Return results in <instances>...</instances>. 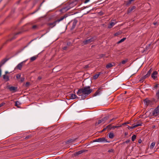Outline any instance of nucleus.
Instances as JSON below:
<instances>
[{
	"label": "nucleus",
	"instance_id": "1",
	"mask_svg": "<svg viewBox=\"0 0 159 159\" xmlns=\"http://www.w3.org/2000/svg\"><path fill=\"white\" fill-rule=\"evenodd\" d=\"M92 91V90L90 89L89 86L84 87L80 89L77 93V94L80 97L81 99H84L86 97L90 94Z\"/></svg>",
	"mask_w": 159,
	"mask_h": 159
},
{
	"label": "nucleus",
	"instance_id": "2",
	"mask_svg": "<svg viewBox=\"0 0 159 159\" xmlns=\"http://www.w3.org/2000/svg\"><path fill=\"white\" fill-rule=\"evenodd\" d=\"M67 17V16L66 15L62 16L60 18L58 19L54 22L48 23V25L50 27L52 28L53 27L55 26L57 23L59 22L60 21L63 20L64 19L66 18Z\"/></svg>",
	"mask_w": 159,
	"mask_h": 159
},
{
	"label": "nucleus",
	"instance_id": "3",
	"mask_svg": "<svg viewBox=\"0 0 159 159\" xmlns=\"http://www.w3.org/2000/svg\"><path fill=\"white\" fill-rule=\"evenodd\" d=\"M96 39V38L94 37L88 38L83 41L82 43L83 45H86L93 42Z\"/></svg>",
	"mask_w": 159,
	"mask_h": 159
},
{
	"label": "nucleus",
	"instance_id": "4",
	"mask_svg": "<svg viewBox=\"0 0 159 159\" xmlns=\"http://www.w3.org/2000/svg\"><path fill=\"white\" fill-rule=\"evenodd\" d=\"M153 116H156L159 115V105L151 113Z\"/></svg>",
	"mask_w": 159,
	"mask_h": 159
},
{
	"label": "nucleus",
	"instance_id": "5",
	"mask_svg": "<svg viewBox=\"0 0 159 159\" xmlns=\"http://www.w3.org/2000/svg\"><path fill=\"white\" fill-rule=\"evenodd\" d=\"M143 102L144 104L146 106H147L148 105H151L152 104V102L148 98L145 99L143 101Z\"/></svg>",
	"mask_w": 159,
	"mask_h": 159
},
{
	"label": "nucleus",
	"instance_id": "6",
	"mask_svg": "<svg viewBox=\"0 0 159 159\" xmlns=\"http://www.w3.org/2000/svg\"><path fill=\"white\" fill-rule=\"evenodd\" d=\"M157 75L158 72L156 71H154L152 74V77L153 79L156 80L157 79Z\"/></svg>",
	"mask_w": 159,
	"mask_h": 159
},
{
	"label": "nucleus",
	"instance_id": "7",
	"mask_svg": "<svg viewBox=\"0 0 159 159\" xmlns=\"http://www.w3.org/2000/svg\"><path fill=\"white\" fill-rule=\"evenodd\" d=\"M116 23V21L114 20H112L111 22H110V24L109 25L108 27L109 28H111Z\"/></svg>",
	"mask_w": 159,
	"mask_h": 159
},
{
	"label": "nucleus",
	"instance_id": "8",
	"mask_svg": "<svg viewBox=\"0 0 159 159\" xmlns=\"http://www.w3.org/2000/svg\"><path fill=\"white\" fill-rule=\"evenodd\" d=\"M25 61H25L19 64L16 67L15 69H17L20 70H21L23 66V63L24 62H25Z\"/></svg>",
	"mask_w": 159,
	"mask_h": 159
},
{
	"label": "nucleus",
	"instance_id": "9",
	"mask_svg": "<svg viewBox=\"0 0 159 159\" xmlns=\"http://www.w3.org/2000/svg\"><path fill=\"white\" fill-rule=\"evenodd\" d=\"M98 142H106L107 141H106V139H105V138L104 137H102L101 138H100L98 139Z\"/></svg>",
	"mask_w": 159,
	"mask_h": 159
},
{
	"label": "nucleus",
	"instance_id": "10",
	"mask_svg": "<svg viewBox=\"0 0 159 159\" xmlns=\"http://www.w3.org/2000/svg\"><path fill=\"white\" fill-rule=\"evenodd\" d=\"M85 151L84 150H81L76 152L74 154L75 156H77L82 154V153L84 152Z\"/></svg>",
	"mask_w": 159,
	"mask_h": 159
},
{
	"label": "nucleus",
	"instance_id": "11",
	"mask_svg": "<svg viewBox=\"0 0 159 159\" xmlns=\"http://www.w3.org/2000/svg\"><path fill=\"white\" fill-rule=\"evenodd\" d=\"M114 65L115 63H109L106 65V67L107 69H109L113 66Z\"/></svg>",
	"mask_w": 159,
	"mask_h": 159
},
{
	"label": "nucleus",
	"instance_id": "12",
	"mask_svg": "<svg viewBox=\"0 0 159 159\" xmlns=\"http://www.w3.org/2000/svg\"><path fill=\"white\" fill-rule=\"evenodd\" d=\"M152 71V69H151L148 71L147 74L146 75H145L144 76V78H147L149 76L151 73Z\"/></svg>",
	"mask_w": 159,
	"mask_h": 159
},
{
	"label": "nucleus",
	"instance_id": "13",
	"mask_svg": "<svg viewBox=\"0 0 159 159\" xmlns=\"http://www.w3.org/2000/svg\"><path fill=\"white\" fill-rule=\"evenodd\" d=\"M102 120L101 119L98 120V122H97L95 124V126H97L99 124H103L104 123L102 121Z\"/></svg>",
	"mask_w": 159,
	"mask_h": 159
},
{
	"label": "nucleus",
	"instance_id": "14",
	"mask_svg": "<svg viewBox=\"0 0 159 159\" xmlns=\"http://www.w3.org/2000/svg\"><path fill=\"white\" fill-rule=\"evenodd\" d=\"M136 7L135 6H133L129 8L128 10V12L130 13L133 10H134L135 8Z\"/></svg>",
	"mask_w": 159,
	"mask_h": 159
},
{
	"label": "nucleus",
	"instance_id": "15",
	"mask_svg": "<svg viewBox=\"0 0 159 159\" xmlns=\"http://www.w3.org/2000/svg\"><path fill=\"white\" fill-rule=\"evenodd\" d=\"M37 57H38L37 56H33V57H31L30 58V61H33L37 59Z\"/></svg>",
	"mask_w": 159,
	"mask_h": 159
},
{
	"label": "nucleus",
	"instance_id": "16",
	"mask_svg": "<svg viewBox=\"0 0 159 159\" xmlns=\"http://www.w3.org/2000/svg\"><path fill=\"white\" fill-rule=\"evenodd\" d=\"M3 78L6 81L9 80V76L8 75H3Z\"/></svg>",
	"mask_w": 159,
	"mask_h": 159
},
{
	"label": "nucleus",
	"instance_id": "17",
	"mask_svg": "<svg viewBox=\"0 0 159 159\" xmlns=\"http://www.w3.org/2000/svg\"><path fill=\"white\" fill-rule=\"evenodd\" d=\"M108 136L110 138L113 139L114 136V135L113 133L110 132Z\"/></svg>",
	"mask_w": 159,
	"mask_h": 159
},
{
	"label": "nucleus",
	"instance_id": "18",
	"mask_svg": "<svg viewBox=\"0 0 159 159\" xmlns=\"http://www.w3.org/2000/svg\"><path fill=\"white\" fill-rule=\"evenodd\" d=\"M9 89L11 91H15L16 90V88L15 87L11 86L9 87Z\"/></svg>",
	"mask_w": 159,
	"mask_h": 159
},
{
	"label": "nucleus",
	"instance_id": "19",
	"mask_svg": "<svg viewBox=\"0 0 159 159\" xmlns=\"http://www.w3.org/2000/svg\"><path fill=\"white\" fill-rule=\"evenodd\" d=\"M111 124H110L107 126H106V127L105 128H104L102 131H100L101 133H102L104 131H105L106 129L107 128H110V127L111 126Z\"/></svg>",
	"mask_w": 159,
	"mask_h": 159
},
{
	"label": "nucleus",
	"instance_id": "20",
	"mask_svg": "<svg viewBox=\"0 0 159 159\" xmlns=\"http://www.w3.org/2000/svg\"><path fill=\"white\" fill-rule=\"evenodd\" d=\"M76 23H77V22L75 21H74L72 23V27H71L72 29H73L75 28V27L76 26Z\"/></svg>",
	"mask_w": 159,
	"mask_h": 159
},
{
	"label": "nucleus",
	"instance_id": "21",
	"mask_svg": "<svg viewBox=\"0 0 159 159\" xmlns=\"http://www.w3.org/2000/svg\"><path fill=\"white\" fill-rule=\"evenodd\" d=\"M75 140L74 139H70V140H68L66 142V144H68V143H72L73 142H74L75 141Z\"/></svg>",
	"mask_w": 159,
	"mask_h": 159
},
{
	"label": "nucleus",
	"instance_id": "22",
	"mask_svg": "<svg viewBox=\"0 0 159 159\" xmlns=\"http://www.w3.org/2000/svg\"><path fill=\"white\" fill-rule=\"evenodd\" d=\"M101 72H99L98 74L95 75L93 77L94 79H96L100 74Z\"/></svg>",
	"mask_w": 159,
	"mask_h": 159
},
{
	"label": "nucleus",
	"instance_id": "23",
	"mask_svg": "<svg viewBox=\"0 0 159 159\" xmlns=\"http://www.w3.org/2000/svg\"><path fill=\"white\" fill-rule=\"evenodd\" d=\"M109 119L108 116H106V117H103V118H102V121L103 122V123H105V122L108 119Z\"/></svg>",
	"mask_w": 159,
	"mask_h": 159
},
{
	"label": "nucleus",
	"instance_id": "24",
	"mask_svg": "<svg viewBox=\"0 0 159 159\" xmlns=\"http://www.w3.org/2000/svg\"><path fill=\"white\" fill-rule=\"evenodd\" d=\"M21 104V103L18 101H16L15 102V106L18 107H19V106Z\"/></svg>",
	"mask_w": 159,
	"mask_h": 159
},
{
	"label": "nucleus",
	"instance_id": "25",
	"mask_svg": "<svg viewBox=\"0 0 159 159\" xmlns=\"http://www.w3.org/2000/svg\"><path fill=\"white\" fill-rule=\"evenodd\" d=\"M77 96L76 95L74 94H71L70 95V98L71 99H74L76 98Z\"/></svg>",
	"mask_w": 159,
	"mask_h": 159
},
{
	"label": "nucleus",
	"instance_id": "26",
	"mask_svg": "<svg viewBox=\"0 0 159 159\" xmlns=\"http://www.w3.org/2000/svg\"><path fill=\"white\" fill-rule=\"evenodd\" d=\"M155 145V143L152 142L150 145V149H152L153 148Z\"/></svg>",
	"mask_w": 159,
	"mask_h": 159
},
{
	"label": "nucleus",
	"instance_id": "27",
	"mask_svg": "<svg viewBox=\"0 0 159 159\" xmlns=\"http://www.w3.org/2000/svg\"><path fill=\"white\" fill-rule=\"evenodd\" d=\"M134 128H135L136 127L140 126L142 125V123H137V124L135 125H134Z\"/></svg>",
	"mask_w": 159,
	"mask_h": 159
},
{
	"label": "nucleus",
	"instance_id": "28",
	"mask_svg": "<svg viewBox=\"0 0 159 159\" xmlns=\"http://www.w3.org/2000/svg\"><path fill=\"white\" fill-rule=\"evenodd\" d=\"M125 39H126L125 38H123L121 39L119 41H118L117 42V43H122V42H123V41H124L125 40Z\"/></svg>",
	"mask_w": 159,
	"mask_h": 159
},
{
	"label": "nucleus",
	"instance_id": "29",
	"mask_svg": "<svg viewBox=\"0 0 159 159\" xmlns=\"http://www.w3.org/2000/svg\"><path fill=\"white\" fill-rule=\"evenodd\" d=\"M127 61H128V60H127V59L125 60H123V61H122L121 63H120L119 64V65H120L121 63H122V64H124L126 62H127Z\"/></svg>",
	"mask_w": 159,
	"mask_h": 159
},
{
	"label": "nucleus",
	"instance_id": "30",
	"mask_svg": "<svg viewBox=\"0 0 159 159\" xmlns=\"http://www.w3.org/2000/svg\"><path fill=\"white\" fill-rule=\"evenodd\" d=\"M99 90H98L95 93L93 94V96H96L97 95H98V94H99Z\"/></svg>",
	"mask_w": 159,
	"mask_h": 159
},
{
	"label": "nucleus",
	"instance_id": "31",
	"mask_svg": "<svg viewBox=\"0 0 159 159\" xmlns=\"http://www.w3.org/2000/svg\"><path fill=\"white\" fill-rule=\"evenodd\" d=\"M136 135H134L133 136H132V137H131L132 140L133 141H134V140L136 138Z\"/></svg>",
	"mask_w": 159,
	"mask_h": 159
},
{
	"label": "nucleus",
	"instance_id": "32",
	"mask_svg": "<svg viewBox=\"0 0 159 159\" xmlns=\"http://www.w3.org/2000/svg\"><path fill=\"white\" fill-rule=\"evenodd\" d=\"M134 128H135L134 127V125H133L132 126H128V128L129 129H134Z\"/></svg>",
	"mask_w": 159,
	"mask_h": 159
},
{
	"label": "nucleus",
	"instance_id": "33",
	"mask_svg": "<svg viewBox=\"0 0 159 159\" xmlns=\"http://www.w3.org/2000/svg\"><path fill=\"white\" fill-rule=\"evenodd\" d=\"M20 32H18V33H16V34H15V36L12 38V39H14L15 38H16V36L17 34H20Z\"/></svg>",
	"mask_w": 159,
	"mask_h": 159
},
{
	"label": "nucleus",
	"instance_id": "34",
	"mask_svg": "<svg viewBox=\"0 0 159 159\" xmlns=\"http://www.w3.org/2000/svg\"><path fill=\"white\" fill-rule=\"evenodd\" d=\"M146 78H144V76L143 77L141 78L140 79V80H139V81L141 82H143L144 80V79H146Z\"/></svg>",
	"mask_w": 159,
	"mask_h": 159
},
{
	"label": "nucleus",
	"instance_id": "35",
	"mask_svg": "<svg viewBox=\"0 0 159 159\" xmlns=\"http://www.w3.org/2000/svg\"><path fill=\"white\" fill-rule=\"evenodd\" d=\"M108 152H114V149H111L110 150H109Z\"/></svg>",
	"mask_w": 159,
	"mask_h": 159
},
{
	"label": "nucleus",
	"instance_id": "36",
	"mask_svg": "<svg viewBox=\"0 0 159 159\" xmlns=\"http://www.w3.org/2000/svg\"><path fill=\"white\" fill-rule=\"evenodd\" d=\"M121 126V125H120V126H112L111 128H113V129H115L116 128H118L119 127H120Z\"/></svg>",
	"mask_w": 159,
	"mask_h": 159
},
{
	"label": "nucleus",
	"instance_id": "37",
	"mask_svg": "<svg viewBox=\"0 0 159 159\" xmlns=\"http://www.w3.org/2000/svg\"><path fill=\"white\" fill-rule=\"evenodd\" d=\"M156 96L158 98H159V89L157 92Z\"/></svg>",
	"mask_w": 159,
	"mask_h": 159
},
{
	"label": "nucleus",
	"instance_id": "38",
	"mask_svg": "<svg viewBox=\"0 0 159 159\" xmlns=\"http://www.w3.org/2000/svg\"><path fill=\"white\" fill-rule=\"evenodd\" d=\"M37 27V26L36 25H34L32 26V28L34 29H36Z\"/></svg>",
	"mask_w": 159,
	"mask_h": 159
},
{
	"label": "nucleus",
	"instance_id": "39",
	"mask_svg": "<svg viewBox=\"0 0 159 159\" xmlns=\"http://www.w3.org/2000/svg\"><path fill=\"white\" fill-rule=\"evenodd\" d=\"M16 77L17 79H19L20 77V75L18 74L16 75Z\"/></svg>",
	"mask_w": 159,
	"mask_h": 159
},
{
	"label": "nucleus",
	"instance_id": "40",
	"mask_svg": "<svg viewBox=\"0 0 159 159\" xmlns=\"http://www.w3.org/2000/svg\"><path fill=\"white\" fill-rule=\"evenodd\" d=\"M25 78L24 77H21L20 79V81L22 82L24 81Z\"/></svg>",
	"mask_w": 159,
	"mask_h": 159
},
{
	"label": "nucleus",
	"instance_id": "41",
	"mask_svg": "<svg viewBox=\"0 0 159 159\" xmlns=\"http://www.w3.org/2000/svg\"><path fill=\"white\" fill-rule=\"evenodd\" d=\"M104 56H105V55L104 54H101V55H99V57H100V58L103 57Z\"/></svg>",
	"mask_w": 159,
	"mask_h": 159
},
{
	"label": "nucleus",
	"instance_id": "42",
	"mask_svg": "<svg viewBox=\"0 0 159 159\" xmlns=\"http://www.w3.org/2000/svg\"><path fill=\"white\" fill-rule=\"evenodd\" d=\"M30 83L29 82H26V85L27 87L28 86L30 85Z\"/></svg>",
	"mask_w": 159,
	"mask_h": 159
},
{
	"label": "nucleus",
	"instance_id": "43",
	"mask_svg": "<svg viewBox=\"0 0 159 159\" xmlns=\"http://www.w3.org/2000/svg\"><path fill=\"white\" fill-rule=\"evenodd\" d=\"M5 104V103H2L0 104V107H2Z\"/></svg>",
	"mask_w": 159,
	"mask_h": 159
},
{
	"label": "nucleus",
	"instance_id": "44",
	"mask_svg": "<svg viewBox=\"0 0 159 159\" xmlns=\"http://www.w3.org/2000/svg\"><path fill=\"white\" fill-rule=\"evenodd\" d=\"M31 137V135H29L28 136H27V137H26L25 138V139H29V138H30V137Z\"/></svg>",
	"mask_w": 159,
	"mask_h": 159
},
{
	"label": "nucleus",
	"instance_id": "45",
	"mask_svg": "<svg viewBox=\"0 0 159 159\" xmlns=\"http://www.w3.org/2000/svg\"><path fill=\"white\" fill-rule=\"evenodd\" d=\"M129 141H130L129 140H127L125 142V143H129Z\"/></svg>",
	"mask_w": 159,
	"mask_h": 159
},
{
	"label": "nucleus",
	"instance_id": "46",
	"mask_svg": "<svg viewBox=\"0 0 159 159\" xmlns=\"http://www.w3.org/2000/svg\"><path fill=\"white\" fill-rule=\"evenodd\" d=\"M89 1H90V0H85V1L84 3H87L88 2H89Z\"/></svg>",
	"mask_w": 159,
	"mask_h": 159
},
{
	"label": "nucleus",
	"instance_id": "47",
	"mask_svg": "<svg viewBox=\"0 0 159 159\" xmlns=\"http://www.w3.org/2000/svg\"><path fill=\"white\" fill-rule=\"evenodd\" d=\"M153 24H154V25H157L158 24V23L157 22H154L153 23Z\"/></svg>",
	"mask_w": 159,
	"mask_h": 159
},
{
	"label": "nucleus",
	"instance_id": "48",
	"mask_svg": "<svg viewBox=\"0 0 159 159\" xmlns=\"http://www.w3.org/2000/svg\"><path fill=\"white\" fill-rule=\"evenodd\" d=\"M158 87V84H156L154 86V88H157Z\"/></svg>",
	"mask_w": 159,
	"mask_h": 159
},
{
	"label": "nucleus",
	"instance_id": "49",
	"mask_svg": "<svg viewBox=\"0 0 159 159\" xmlns=\"http://www.w3.org/2000/svg\"><path fill=\"white\" fill-rule=\"evenodd\" d=\"M41 79H42V77H41V76H39V77H38V79L39 80H40Z\"/></svg>",
	"mask_w": 159,
	"mask_h": 159
},
{
	"label": "nucleus",
	"instance_id": "50",
	"mask_svg": "<svg viewBox=\"0 0 159 159\" xmlns=\"http://www.w3.org/2000/svg\"><path fill=\"white\" fill-rule=\"evenodd\" d=\"M93 142H98V139H95V140H94L93 141Z\"/></svg>",
	"mask_w": 159,
	"mask_h": 159
},
{
	"label": "nucleus",
	"instance_id": "51",
	"mask_svg": "<svg viewBox=\"0 0 159 159\" xmlns=\"http://www.w3.org/2000/svg\"><path fill=\"white\" fill-rule=\"evenodd\" d=\"M129 123L128 122H125V123H124V124H123V125L126 124H128Z\"/></svg>",
	"mask_w": 159,
	"mask_h": 159
},
{
	"label": "nucleus",
	"instance_id": "52",
	"mask_svg": "<svg viewBox=\"0 0 159 159\" xmlns=\"http://www.w3.org/2000/svg\"><path fill=\"white\" fill-rule=\"evenodd\" d=\"M142 142V140H141V139H139V143H141Z\"/></svg>",
	"mask_w": 159,
	"mask_h": 159
},
{
	"label": "nucleus",
	"instance_id": "53",
	"mask_svg": "<svg viewBox=\"0 0 159 159\" xmlns=\"http://www.w3.org/2000/svg\"><path fill=\"white\" fill-rule=\"evenodd\" d=\"M66 48H67L66 47H64L63 48V50H66Z\"/></svg>",
	"mask_w": 159,
	"mask_h": 159
},
{
	"label": "nucleus",
	"instance_id": "54",
	"mask_svg": "<svg viewBox=\"0 0 159 159\" xmlns=\"http://www.w3.org/2000/svg\"><path fill=\"white\" fill-rule=\"evenodd\" d=\"M114 119V118H113L112 119H111V120H110V121L109 122H111L112 120H113Z\"/></svg>",
	"mask_w": 159,
	"mask_h": 159
},
{
	"label": "nucleus",
	"instance_id": "55",
	"mask_svg": "<svg viewBox=\"0 0 159 159\" xmlns=\"http://www.w3.org/2000/svg\"><path fill=\"white\" fill-rule=\"evenodd\" d=\"M8 73V71H6L5 72V74H6H6H7Z\"/></svg>",
	"mask_w": 159,
	"mask_h": 159
},
{
	"label": "nucleus",
	"instance_id": "56",
	"mask_svg": "<svg viewBox=\"0 0 159 159\" xmlns=\"http://www.w3.org/2000/svg\"><path fill=\"white\" fill-rule=\"evenodd\" d=\"M72 4H73V3H71V4H70V6H71V5H72Z\"/></svg>",
	"mask_w": 159,
	"mask_h": 159
},
{
	"label": "nucleus",
	"instance_id": "57",
	"mask_svg": "<svg viewBox=\"0 0 159 159\" xmlns=\"http://www.w3.org/2000/svg\"><path fill=\"white\" fill-rule=\"evenodd\" d=\"M6 61H7V60H6V61H4V62L3 63H4L5 62H6Z\"/></svg>",
	"mask_w": 159,
	"mask_h": 159
},
{
	"label": "nucleus",
	"instance_id": "58",
	"mask_svg": "<svg viewBox=\"0 0 159 159\" xmlns=\"http://www.w3.org/2000/svg\"><path fill=\"white\" fill-rule=\"evenodd\" d=\"M69 44V43H67V45Z\"/></svg>",
	"mask_w": 159,
	"mask_h": 159
},
{
	"label": "nucleus",
	"instance_id": "59",
	"mask_svg": "<svg viewBox=\"0 0 159 159\" xmlns=\"http://www.w3.org/2000/svg\"><path fill=\"white\" fill-rule=\"evenodd\" d=\"M69 44V43H67V45Z\"/></svg>",
	"mask_w": 159,
	"mask_h": 159
},
{
	"label": "nucleus",
	"instance_id": "60",
	"mask_svg": "<svg viewBox=\"0 0 159 159\" xmlns=\"http://www.w3.org/2000/svg\"><path fill=\"white\" fill-rule=\"evenodd\" d=\"M116 35V34H115V35Z\"/></svg>",
	"mask_w": 159,
	"mask_h": 159
}]
</instances>
